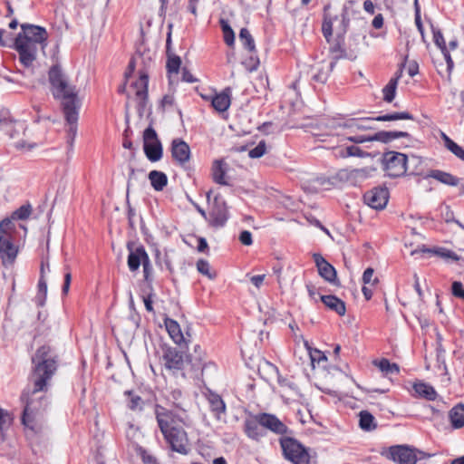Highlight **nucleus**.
<instances>
[{
	"instance_id": "5",
	"label": "nucleus",
	"mask_w": 464,
	"mask_h": 464,
	"mask_svg": "<svg viewBox=\"0 0 464 464\" xmlns=\"http://www.w3.org/2000/svg\"><path fill=\"white\" fill-rule=\"evenodd\" d=\"M354 1H348L339 14L333 15L330 5L324 7V19L322 24L323 34L331 45L334 38H342L349 25V10L353 7Z\"/></svg>"
},
{
	"instance_id": "8",
	"label": "nucleus",
	"mask_w": 464,
	"mask_h": 464,
	"mask_svg": "<svg viewBox=\"0 0 464 464\" xmlns=\"http://www.w3.org/2000/svg\"><path fill=\"white\" fill-rule=\"evenodd\" d=\"M376 170L373 167H364L361 169H342L334 175V182L343 184H350L358 186L372 177Z\"/></svg>"
},
{
	"instance_id": "1",
	"label": "nucleus",
	"mask_w": 464,
	"mask_h": 464,
	"mask_svg": "<svg viewBox=\"0 0 464 464\" xmlns=\"http://www.w3.org/2000/svg\"><path fill=\"white\" fill-rule=\"evenodd\" d=\"M34 364L32 375L33 389L24 391L21 396L24 403L22 422L25 427L34 430L33 422L35 413L44 411L47 407V398L41 392L47 391L48 382L57 370L56 355L50 346L40 347L32 358Z\"/></svg>"
},
{
	"instance_id": "37",
	"label": "nucleus",
	"mask_w": 464,
	"mask_h": 464,
	"mask_svg": "<svg viewBox=\"0 0 464 464\" xmlns=\"http://www.w3.org/2000/svg\"><path fill=\"white\" fill-rule=\"evenodd\" d=\"M373 364L385 375L398 373L400 371L399 366L396 363H392L389 360L384 358L379 361H374Z\"/></svg>"
},
{
	"instance_id": "7",
	"label": "nucleus",
	"mask_w": 464,
	"mask_h": 464,
	"mask_svg": "<svg viewBox=\"0 0 464 464\" xmlns=\"http://www.w3.org/2000/svg\"><path fill=\"white\" fill-rule=\"evenodd\" d=\"M49 82L53 97L63 100V111H65L66 104L71 105L70 107H80V101L77 97L75 87L68 82L58 65H54L50 69Z\"/></svg>"
},
{
	"instance_id": "28",
	"label": "nucleus",
	"mask_w": 464,
	"mask_h": 464,
	"mask_svg": "<svg viewBox=\"0 0 464 464\" xmlns=\"http://www.w3.org/2000/svg\"><path fill=\"white\" fill-rule=\"evenodd\" d=\"M413 390L417 396L429 401H434L437 397V392L434 388L423 382H415L413 384Z\"/></svg>"
},
{
	"instance_id": "22",
	"label": "nucleus",
	"mask_w": 464,
	"mask_h": 464,
	"mask_svg": "<svg viewBox=\"0 0 464 464\" xmlns=\"http://www.w3.org/2000/svg\"><path fill=\"white\" fill-rule=\"evenodd\" d=\"M164 365L169 370H181L184 365V354L177 349H168L164 355Z\"/></svg>"
},
{
	"instance_id": "33",
	"label": "nucleus",
	"mask_w": 464,
	"mask_h": 464,
	"mask_svg": "<svg viewBox=\"0 0 464 464\" xmlns=\"http://www.w3.org/2000/svg\"><path fill=\"white\" fill-rule=\"evenodd\" d=\"M149 179L150 180L153 188L157 191L162 190L168 183L166 174L158 170L150 171L149 174Z\"/></svg>"
},
{
	"instance_id": "31",
	"label": "nucleus",
	"mask_w": 464,
	"mask_h": 464,
	"mask_svg": "<svg viewBox=\"0 0 464 464\" xmlns=\"http://www.w3.org/2000/svg\"><path fill=\"white\" fill-rule=\"evenodd\" d=\"M428 177L433 178L438 181L450 186H457L459 185V179L454 177L450 173L444 172L439 169L430 170V173L428 174Z\"/></svg>"
},
{
	"instance_id": "2",
	"label": "nucleus",
	"mask_w": 464,
	"mask_h": 464,
	"mask_svg": "<svg viewBox=\"0 0 464 464\" xmlns=\"http://www.w3.org/2000/svg\"><path fill=\"white\" fill-rule=\"evenodd\" d=\"M156 420L165 440L173 451L186 455L188 452V440L183 426L187 425V416L178 404L169 409L155 405Z\"/></svg>"
},
{
	"instance_id": "17",
	"label": "nucleus",
	"mask_w": 464,
	"mask_h": 464,
	"mask_svg": "<svg viewBox=\"0 0 464 464\" xmlns=\"http://www.w3.org/2000/svg\"><path fill=\"white\" fill-rule=\"evenodd\" d=\"M333 134H335V127L318 136L321 141L329 142V149L334 150V154L336 158H347L348 154L345 153V141H340L336 136H333Z\"/></svg>"
},
{
	"instance_id": "57",
	"label": "nucleus",
	"mask_w": 464,
	"mask_h": 464,
	"mask_svg": "<svg viewBox=\"0 0 464 464\" xmlns=\"http://www.w3.org/2000/svg\"><path fill=\"white\" fill-rule=\"evenodd\" d=\"M311 361L314 363L315 361L320 362L321 360L326 361V356L319 350H314L313 353H310Z\"/></svg>"
},
{
	"instance_id": "50",
	"label": "nucleus",
	"mask_w": 464,
	"mask_h": 464,
	"mask_svg": "<svg viewBox=\"0 0 464 464\" xmlns=\"http://www.w3.org/2000/svg\"><path fill=\"white\" fill-rule=\"evenodd\" d=\"M180 58L179 56L169 57L167 62V69L169 73H178L180 67Z\"/></svg>"
},
{
	"instance_id": "43",
	"label": "nucleus",
	"mask_w": 464,
	"mask_h": 464,
	"mask_svg": "<svg viewBox=\"0 0 464 464\" xmlns=\"http://www.w3.org/2000/svg\"><path fill=\"white\" fill-rule=\"evenodd\" d=\"M223 34H224V41L228 46L234 45L235 43V34L228 22L223 18L219 21Z\"/></svg>"
},
{
	"instance_id": "26",
	"label": "nucleus",
	"mask_w": 464,
	"mask_h": 464,
	"mask_svg": "<svg viewBox=\"0 0 464 464\" xmlns=\"http://www.w3.org/2000/svg\"><path fill=\"white\" fill-rule=\"evenodd\" d=\"M148 256L143 247H138L135 251H130L128 256V266L130 270L136 271Z\"/></svg>"
},
{
	"instance_id": "53",
	"label": "nucleus",
	"mask_w": 464,
	"mask_h": 464,
	"mask_svg": "<svg viewBox=\"0 0 464 464\" xmlns=\"http://www.w3.org/2000/svg\"><path fill=\"white\" fill-rule=\"evenodd\" d=\"M414 7H415V24L418 27V30L421 34H423V26L420 19V9L418 3V0H414Z\"/></svg>"
},
{
	"instance_id": "51",
	"label": "nucleus",
	"mask_w": 464,
	"mask_h": 464,
	"mask_svg": "<svg viewBox=\"0 0 464 464\" xmlns=\"http://www.w3.org/2000/svg\"><path fill=\"white\" fill-rule=\"evenodd\" d=\"M450 151H451L455 156L464 160V150L459 146L456 142L452 141L446 147Z\"/></svg>"
},
{
	"instance_id": "6",
	"label": "nucleus",
	"mask_w": 464,
	"mask_h": 464,
	"mask_svg": "<svg viewBox=\"0 0 464 464\" xmlns=\"http://www.w3.org/2000/svg\"><path fill=\"white\" fill-rule=\"evenodd\" d=\"M367 45L365 32H357L352 34L347 40H344L343 36L334 38L329 50L335 61L339 59L353 61Z\"/></svg>"
},
{
	"instance_id": "4",
	"label": "nucleus",
	"mask_w": 464,
	"mask_h": 464,
	"mask_svg": "<svg viewBox=\"0 0 464 464\" xmlns=\"http://www.w3.org/2000/svg\"><path fill=\"white\" fill-rule=\"evenodd\" d=\"M22 32L14 40V47L20 56V62L29 67L36 60L38 51L47 45L48 34L44 27L30 24H21Z\"/></svg>"
},
{
	"instance_id": "3",
	"label": "nucleus",
	"mask_w": 464,
	"mask_h": 464,
	"mask_svg": "<svg viewBox=\"0 0 464 464\" xmlns=\"http://www.w3.org/2000/svg\"><path fill=\"white\" fill-rule=\"evenodd\" d=\"M413 116L409 112H394L379 116L377 118H363L360 120H350L343 125L335 126L336 138L340 141H352L354 143H363L371 141L372 136L358 134V131H363L375 129V121H390L398 120H412Z\"/></svg>"
},
{
	"instance_id": "30",
	"label": "nucleus",
	"mask_w": 464,
	"mask_h": 464,
	"mask_svg": "<svg viewBox=\"0 0 464 464\" xmlns=\"http://www.w3.org/2000/svg\"><path fill=\"white\" fill-rule=\"evenodd\" d=\"M449 418L453 428H462L464 426V405L458 404L453 407L449 412Z\"/></svg>"
},
{
	"instance_id": "62",
	"label": "nucleus",
	"mask_w": 464,
	"mask_h": 464,
	"mask_svg": "<svg viewBox=\"0 0 464 464\" xmlns=\"http://www.w3.org/2000/svg\"><path fill=\"white\" fill-rule=\"evenodd\" d=\"M265 277H266L265 275L253 276H251L250 281L255 286L259 288L261 286V285L263 284Z\"/></svg>"
},
{
	"instance_id": "32",
	"label": "nucleus",
	"mask_w": 464,
	"mask_h": 464,
	"mask_svg": "<svg viewBox=\"0 0 464 464\" xmlns=\"http://www.w3.org/2000/svg\"><path fill=\"white\" fill-rule=\"evenodd\" d=\"M409 137V133L405 131H379L372 136L371 141L378 140L384 143L390 142L398 138Z\"/></svg>"
},
{
	"instance_id": "25",
	"label": "nucleus",
	"mask_w": 464,
	"mask_h": 464,
	"mask_svg": "<svg viewBox=\"0 0 464 464\" xmlns=\"http://www.w3.org/2000/svg\"><path fill=\"white\" fill-rule=\"evenodd\" d=\"M335 63L336 61L334 59L329 63H326L325 62L319 63L314 68L316 72L312 75V79L318 82H324L327 80L330 72L334 69Z\"/></svg>"
},
{
	"instance_id": "18",
	"label": "nucleus",
	"mask_w": 464,
	"mask_h": 464,
	"mask_svg": "<svg viewBox=\"0 0 464 464\" xmlns=\"http://www.w3.org/2000/svg\"><path fill=\"white\" fill-rule=\"evenodd\" d=\"M171 155L174 160L184 167L190 159V149L187 142L175 139L171 142Z\"/></svg>"
},
{
	"instance_id": "16",
	"label": "nucleus",
	"mask_w": 464,
	"mask_h": 464,
	"mask_svg": "<svg viewBox=\"0 0 464 464\" xmlns=\"http://www.w3.org/2000/svg\"><path fill=\"white\" fill-rule=\"evenodd\" d=\"M12 240L13 238L0 237V257L5 266H12L18 254V247Z\"/></svg>"
},
{
	"instance_id": "29",
	"label": "nucleus",
	"mask_w": 464,
	"mask_h": 464,
	"mask_svg": "<svg viewBox=\"0 0 464 464\" xmlns=\"http://www.w3.org/2000/svg\"><path fill=\"white\" fill-rule=\"evenodd\" d=\"M213 108L219 111H226L230 105L229 89H226L223 92L215 95L211 99Z\"/></svg>"
},
{
	"instance_id": "41",
	"label": "nucleus",
	"mask_w": 464,
	"mask_h": 464,
	"mask_svg": "<svg viewBox=\"0 0 464 464\" xmlns=\"http://www.w3.org/2000/svg\"><path fill=\"white\" fill-rule=\"evenodd\" d=\"M197 269L210 280H214L218 276L217 272L211 268L209 263L204 259H199L197 262Z\"/></svg>"
},
{
	"instance_id": "58",
	"label": "nucleus",
	"mask_w": 464,
	"mask_h": 464,
	"mask_svg": "<svg viewBox=\"0 0 464 464\" xmlns=\"http://www.w3.org/2000/svg\"><path fill=\"white\" fill-rule=\"evenodd\" d=\"M306 288L308 291V295L312 300L316 302L318 300V298L320 299V296H322V295H320L317 292L316 288L314 285H306Z\"/></svg>"
},
{
	"instance_id": "12",
	"label": "nucleus",
	"mask_w": 464,
	"mask_h": 464,
	"mask_svg": "<svg viewBox=\"0 0 464 464\" xmlns=\"http://www.w3.org/2000/svg\"><path fill=\"white\" fill-rule=\"evenodd\" d=\"M389 458L397 464H416L418 461L416 450L407 445L390 447Z\"/></svg>"
},
{
	"instance_id": "15",
	"label": "nucleus",
	"mask_w": 464,
	"mask_h": 464,
	"mask_svg": "<svg viewBox=\"0 0 464 464\" xmlns=\"http://www.w3.org/2000/svg\"><path fill=\"white\" fill-rule=\"evenodd\" d=\"M71 105H65V111H63L64 118L67 124V143L70 148H72L73 142L77 134V121H78V111L79 108L70 107Z\"/></svg>"
},
{
	"instance_id": "11",
	"label": "nucleus",
	"mask_w": 464,
	"mask_h": 464,
	"mask_svg": "<svg viewBox=\"0 0 464 464\" xmlns=\"http://www.w3.org/2000/svg\"><path fill=\"white\" fill-rule=\"evenodd\" d=\"M143 141L144 152L147 158L152 162L160 160L162 157V146L152 127H149L144 130Z\"/></svg>"
},
{
	"instance_id": "42",
	"label": "nucleus",
	"mask_w": 464,
	"mask_h": 464,
	"mask_svg": "<svg viewBox=\"0 0 464 464\" xmlns=\"http://www.w3.org/2000/svg\"><path fill=\"white\" fill-rule=\"evenodd\" d=\"M12 218H5L0 222V237L5 236L7 238H13V233L14 232V225Z\"/></svg>"
},
{
	"instance_id": "24",
	"label": "nucleus",
	"mask_w": 464,
	"mask_h": 464,
	"mask_svg": "<svg viewBox=\"0 0 464 464\" xmlns=\"http://www.w3.org/2000/svg\"><path fill=\"white\" fill-rule=\"evenodd\" d=\"M164 324L169 337L174 341L175 343L181 344L184 342V336L178 322L166 317Z\"/></svg>"
},
{
	"instance_id": "40",
	"label": "nucleus",
	"mask_w": 464,
	"mask_h": 464,
	"mask_svg": "<svg viewBox=\"0 0 464 464\" xmlns=\"http://www.w3.org/2000/svg\"><path fill=\"white\" fill-rule=\"evenodd\" d=\"M425 252L432 253L445 260H452V261H459L460 257L453 251L444 248V247H437L433 249H425Z\"/></svg>"
},
{
	"instance_id": "44",
	"label": "nucleus",
	"mask_w": 464,
	"mask_h": 464,
	"mask_svg": "<svg viewBox=\"0 0 464 464\" xmlns=\"http://www.w3.org/2000/svg\"><path fill=\"white\" fill-rule=\"evenodd\" d=\"M396 79H391L389 82L384 86L382 89L383 93V100L386 102H392L396 94V89H397Z\"/></svg>"
},
{
	"instance_id": "55",
	"label": "nucleus",
	"mask_w": 464,
	"mask_h": 464,
	"mask_svg": "<svg viewBox=\"0 0 464 464\" xmlns=\"http://www.w3.org/2000/svg\"><path fill=\"white\" fill-rule=\"evenodd\" d=\"M345 153L348 154V157H351V156L362 157L363 154L360 148L353 146V145L346 146Z\"/></svg>"
},
{
	"instance_id": "13",
	"label": "nucleus",
	"mask_w": 464,
	"mask_h": 464,
	"mask_svg": "<svg viewBox=\"0 0 464 464\" xmlns=\"http://www.w3.org/2000/svg\"><path fill=\"white\" fill-rule=\"evenodd\" d=\"M364 202L374 209H382L389 199V191L386 188H374L363 196Z\"/></svg>"
},
{
	"instance_id": "54",
	"label": "nucleus",
	"mask_w": 464,
	"mask_h": 464,
	"mask_svg": "<svg viewBox=\"0 0 464 464\" xmlns=\"http://www.w3.org/2000/svg\"><path fill=\"white\" fill-rule=\"evenodd\" d=\"M239 241L244 246H251L253 243L252 234L247 230L242 231L239 235Z\"/></svg>"
},
{
	"instance_id": "10",
	"label": "nucleus",
	"mask_w": 464,
	"mask_h": 464,
	"mask_svg": "<svg viewBox=\"0 0 464 464\" xmlns=\"http://www.w3.org/2000/svg\"><path fill=\"white\" fill-rule=\"evenodd\" d=\"M407 156L403 153L389 151L383 154L382 165L387 175L400 177L406 171Z\"/></svg>"
},
{
	"instance_id": "39",
	"label": "nucleus",
	"mask_w": 464,
	"mask_h": 464,
	"mask_svg": "<svg viewBox=\"0 0 464 464\" xmlns=\"http://www.w3.org/2000/svg\"><path fill=\"white\" fill-rule=\"evenodd\" d=\"M360 420L359 424L361 429L364 430H372L376 428L374 417L367 411H362L359 413Z\"/></svg>"
},
{
	"instance_id": "63",
	"label": "nucleus",
	"mask_w": 464,
	"mask_h": 464,
	"mask_svg": "<svg viewBox=\"0 0 464 464\" xmlns=\"http://www.w3.org/2000/svg\"><path fill=\"white\" fill-rule=\"evenodd\" d=\"M441 52H442L444 58L447 62L448 70L451 71L453 68V61H452V58H451L449 51L447 50V47H443V51H441Z\"/></svg>"
},
{
	"instance_id": "60",
	"label": "nucleus",
	"mask_w": 464,
	"mask_h": 464,
	"mask_svg": "<svg viewBox=\"0 0 464 464\" xmlns=\"http://www.w3.org/2000/svg\"><path fill=\"white\" fill-rule=\"evenodd\" d=\"M373 269L371 267H368L362 275V281L364 284H370L372 282V278L373 276Z\"/></svg>"
},
{
	"instance_id": "49",
	"label": "nucleus",
	"mask_w": 464,
	"mask_h": 464,
	"mask_svg": "<svg viewBox=\"0 0 464 464\" xmlns=\"http://www.w3.org/2000/svg\"><path fill=\"white\" fill-rule=\"evenodd\" d=\"M125 394L130 397V401L128 403L130 409L133 411L141 409L142 400L140 396L134 395L130 391L126 392Z\"/></svg>"
},
{
	"instance_id": "64",
	"label": "nucleus",
	"mask_w": 464,
	"mask_h": 464,
	"mask_svg": "<svg viewBox=\"0 0 464 464\" xmlns=\"http://www.w3.org/2000/svg\"><path fill=\"white\" fill-rule=\"evenodd\" d=\"M141 457L146 464H157L156 459L153 456L147 454L145 450H142Z\"/></svg>"
},
{
	"instance_id": "27",
	"label": "nucleus",
	"mask_w": 464,
	"mask_h": 464,
	"mask_svg": "<svg viewBox=\"0 0 464 464\" xmlns=\"http://www.w3.org/2000/svg\"><path fill=\"white\" fill-rule=\"evenodd\" d=\"M212 177L216 183L229 185L226 176V163L222 160H215L212 166Z\"/></svg>"
},
{
	"instance_id": "34",
	"label": "nucleus",
	"mask_w": 464,
	"mask_h": 464,
	"mask_svg": "<svg viewBox=\"0 0 464 464\" xmlns=\"http://www.w3.org/2000/svg\"><path fill=\"white\" fill-rule=\"evenodd\" d=\"M45 266L47 267V269H49V263L46 262H43L42 263V266H41V277H40V280H39V283H38V292H39V295H38V304L39 305H44V301H45V297H46V294H47V285H46V281L44 279V270H45Z\"/></svg>"
},
{
	"instance_id": "61",
	"label": "nucleus",
	"mask_w": 464,
	"mask_h": 464,
	"mask_svg": "<svg viewBox=\"0 0 464 464\" xmlns=\"http://www.w3.org/2000/svg\"><path fill=\"white\" fill-rule=\"evenodd\" d=\"M434 42H435L436 45H438L441 51H443V47H446L443 35L440 32L437 34H434Z\"/></svg>"
},
{
	"instance_id": "56",
	"label": "nucleus",
	"mask_w": 464,
	"mask_h": 464,
	"mask_svg": "<svg viewBox=\"0 0 464 464\" xmlns=\"http://www.w3.org/2000/svg\"><path fill=\"white\" fill-rule=\"evenodd\" d=\"M35 146H36L35 143H28V142H26L24 140H21V141H18V142L15 143V148L17 150H26V151L34 149Z\"/></svg>"
},
{
	"instance_id": "46",
	"label": "nucleus",
	"mask_w": 464,
	"mask_h": 464,
	"mask_svg": "<svg viewBox=\"0 0 464 464\" xmlns=\"http://www.w3.org/2000/svg\"><path fill=\"white\" fill-rule=\"evenodd\" d=\"M242 63L248 72H254L258 68L260 62L256 53H250L249 57L246 58Z\"/></svg>"
},
{
	"instance_id": "35",
	"label": "nucleus",
	"mask_w": 464,
	"mask_h": 464,
	"mask_svg": "<svg viewBox=\"0 0 464 464\" xmlns=\"http://www.w3.org/2000/svg\"><path fill=\"white\" fill-rule=\"evenodd\" d=\"M208 402L210 404L211 410L218 418L221 413H224L226 411V405L221 397L216 393H210L208 397Z\"/></svg>"
},
{
	"instance_id": "59",
	"label": "nucleus",
	"mask_w": 464,
	"mask_h": 464,
	"mask_svg": "<svg viewBox=\"0 0 464 464\" xmlns=\"http://www.w3.org/2000/svg\"><path fill=\"white\" fill-rule=\"evenodd\" d=\"M142 266H143V272H144V278L146 281H150L151 266H150L149 256L147 257L146 260L143 261Z\"/></svg>"
},
{
	"instance_id": "20",
	"label": "nucleus",
	"mask_w": 464,
	"mask_h": 464,
	"mask_svg": "<svg viewBox=\"0 0 464 464\" xmlns=\"http://www.w3.org/2000/svg\"><path fill=\"white\" fill-rule=\"evenodd\" d=\"M244 428L246 436L254 440H259L266 434L265 428L260 422V414L253 418L246 419L245 420Z\"/></svg>"
},
{
	"instance_id": "45",
	"label": "nucleus",
	"mask_w": 464,
	"mask_h": 464,
	"mask_svg": "<svg viewBox=\"0 0 464 464\" xmlns=\"http://www.w3.org/2000/svg\"><path fill=\"white\" fill-rule=\"evenodd\" d=\"M31 213H32L31 205H29V204L23 205L12 213L11 218L14 220H24L30 217Z\"/></svg>"
},
{
	"instance_id": "38",
	"label": "nucleus",
	"mask_w": 464,
	"mask_h": 464,
	"mask_svg": "<svg viewBox=\"0 0 464 464\" xmlns=\"http://www.w3.org/2000/svg\"><path fill=\"white\" fill-rule=\"evenodd\" d=\"M132 87L135 89L137 97L140 100L145 99L148 89V76L146 74H140L139 80L132 84Z\"/></svg>"
},
{
	"instance_id": "21",
	"label": "nucleus",
	"mask_w": 464,
	"mask_h": 464,
	"mask_svg": "<svg viewBox=\"0 0 464 464\" xmlns=\"http://www.w3.org/2000/svg\"><path fill=\"white\" fill-rule=\"evenodd\" d=\"M260 422L265 429L270 430L276 434L284 435L288 432L286 425L275 415L262 413L260 414Z\"/></svg>"
},
{
	"instance_id": "14",
	"label": "nucleus",
	"mask_w": 464,
	"mask_h": 464,
	"mask_svg": "<svg viewBox=\"0 0 464 464\" xmlns=\"http://www.w3.org/2000/svg\"><path fill=\"white\" fill-rule=\"evenodd\" d=\"M313 257L320 276L328 283L338 285L339 280L335 268L320 254H314Z\"/></svg>"
},
{
	"instance_id": "48",
	"label": "nucleus",
	"mask_w": 464,
	"mask_h": 464,
	"mask_svg": "<svg viewBox=\"0 0 464 464\" xmlns=\"http://www.w3.org/2000/svg\"><path fill=\"white\" fill-rule=\"evenodd\" d=\"M266 150V145L265 140L259 141L257 146L249 150L248 155L252 159H257L262 157Z\"/></svg>"
},
{
	"instance_id": "52",
	"label": "nucleus",
	"mask_w": 464,
	"mask_h": 464,
	"mask_svg": "<svg viewBox=\"0 0 464 464\" xmlns=\"http://www.w3.org/2000/svg\"><path fill=\"white\" fill-rule=\"evenodd\" d=\"M452 295L464 301V287L462 283L455 281L451 287Z\"/></svg>"
},
{
	"instance_id": "23",
	"label": "nucleus",
	"mask_w": 464,
	"mask_h": 464,
	"mask_svg": "<svg viewBox=\"0 0 464 464\" xmlns=\"http://www.w3.org/2000/svg\"><path fill=\"white\" fill-rule=\"evenodd\" d=\"M320 300L328 309L335 312L337 314L341 316L345 314L346 307L344 302L335 295H322Z\"/></svg>"
},
{
	"instance_id": "36",
	"label": "nucleus",
	"mask_w": 464,
	"mask_h": 464,
	"mask_svg": "<svg viewBox=\"0 0 464 464\" xmlns=\"http://www.w3.org/2000/svg\"><path fill=\"white\" fill-rule=\"evenodd\" d=\"M239 41L249 53H256L255 40L246 28H242L238 35Z\"/></svg>"
},
{
	"instance_id": "47",
	"label": "nucleus",
	"mask_w": 464,
	"mask_h": 464,
	"mask_svg": "<svg viewBox=\"0 0 464 464\" xmlns=\"http://www.w3.org/2000/svg\"><path fill=\"white\" fill-rule=\"evenodd\" d=\"M314 183L317 186L322 187L325 189H329L331 187H338L339 186V183L334 182V175L329 178H326V177L317 178L314 180Z\"/></svg>"
},
{
	"instance_id": "19",
	"label": "nucleus",
	"mask_w": 464,
	"mask_h": 464,
	"mask_svg": "<svg viewBox=\"0 0 464 464\" xmlns=\"http://www.w3.org/2000/svg\"><path fill=\"white\" fill-rule=\"evenodd\" d=\"M211 226L219 227L225 225L227 220V211L226 208L225 201L219 199L218 197L214 199V207L209 214Z\"/></svg>"
},
{
	"instance_id": "9",
	"label": "nucleus",
	"mask_w": 464,
	"mask_h": 464,
	"mask_svg": "<svg viewBox=\"0 0 464 464\" xmlns=\"http://www.w3.org/2000/svg\"><path fill=\"white\" fill-rule=\"evenodd\" d=\"M280 444L285 459L295 464H308L310 456L307 450L296 440L290 437H282Z\"/></svg>"
}]
</instances>
